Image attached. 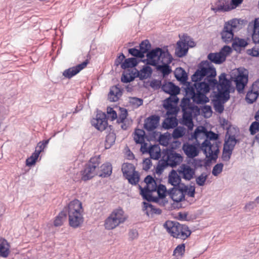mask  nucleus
Here are the masks:
<instances>
[{"label": "nucleus", "mask_w": 259, "mask_h": 259, "mask_svg": "<svg viewBox=\"0 0 259 259\" xmlns=\"http://www.w3.org/2000/svg\"><path fill=\"white\" fill-rule=\"evenodd\" d=\"M185 251V245L184 243L178 245L174 249L173 252V255L175 256L177 259H179L182 257L184 255Z\"/></svg>", "instance_id": "nucleus-37"}, {"label": "nucleus", "mask_w": 259, "mask_h": 259, "mask_svg": "<svg viewBox=\"0 0 259 259\" xmlns=\"http://www.w3.org/2000/svg\"><path fill=\"white\" fill-rule=\"evenodd\" d=\"M241 28L240 20L233 19L225 22L224 28L221 32V38L224 42L229 44L234 40V33Z\"/></svg>", "instance_id": "nucleus-6"}, {"label": "nucleus", "mask_w": 259, "mask_h": 259, "mask_svg": "<svg viewBox=\"0 0 259 259\" xmlns=\"http://www.w3.org/2000/svg\"><path fill=\"white\" fill-rule=\"evenodd\" d=\"M224 164L222 163H219L214 166L212 170V174L214 176H217L223 171Z\"/></svg>", "instance_id": "nucleus-51"}, {"label": "nucleus", "mask_w": 259, "mask_h": 259, "mask_svg": "<svg viewBox=\"0 0 259 259\" xmlns=\"http://www.w3.org/2000/svg\"><path fill=\"white\" fill-rule=\"evenodd\" d=\"M144 210L148 216L152 215L153 214H160L161 213V210L159 208H155L152 204L143 202Z\"/></svg>", "instance_id": "nucleus-29"}, {"label": "nucleus", "mask_w": 259, "mask_h": 259, "mask_svg": "<svg viewBox=\"0 0 259 259\" xmlns=\"http://www.w3.org/2000/svg\"><path fill=\"white\" fill-rule=\"evenodd\" d=\"M161 81L158 80H154L151 81L150 85L153 88L159 89L160 87H162Z\"/></svg>", "instance_id": "nucleus-63"}, {"label": "nucleus", "mask_w": 259, "mask_h": 259, "mask_svg": "<svg viewBox=\"0 0 259 259\" xmlns=\"http://www.w3.org/2000/svg\"><path fill=\"white\" fill-rule=\"evenodd\" d=\"M121 170L125 178L136 171L134 165L128 163H125L122 164Z\"/></svg>", "instance_id": "nucleus-35"}, {"label": "nucleus", "mask_w": 259, "mask_h": 259, "mask_svg": "<svg viewBox=\"0 0 259 259\" xmlns=\"http://www.w3.org/2000/svg\"><path fill=\"white\" fill-rule=\"evenodd\" d=\"M65 209L67 210L68 214L83 211L81 203L77 199L71 201Z\"/></svg>", "instance_id": "nucleus-18"}, {"label": "nucleus", "mask_w": 259, "mask_h": 259, "mask_svg": "<svg viewBox=\"0 0 259 259\" xmlns=\"http://www.w3.org/2000/svg\"><path fill=\"white\" fill-rule=\"evenodd\" d=\"M179 99L177 96L170 97L164 100L163 103V107L166 110V115L167 116L176 117L178 113V110L174 105L177 104Z\"/></svg>", "instance_id": "nucleus-11"}, {"label": "nucleus", "mask_w": 259, "mask_h": 259, "mask_svg": "<svg viewBox=\"0 0 259 259\" xmlns=\"http://www.w3.org/2000/svg\"><path fill=\"white\" fill-rule=\"evenodd\" d=\"M68 216L69 225L74 228L78 227L83 223V218L82 212L69 214Z\"/></svg>", "instance_id": "nucleus-20"}, {"label": "nucleus", "mask_w": 259, "mask_h": 259, "mask_svg": "<svg viewBox=\"0 0 259 259\" xmlns=\"http://www.w3.org/2000/svg\"><path fill=\"white\" fill-rule=\"evenodd\" d=\"M134 78L135 76H133L132 75L123 74L122 76L121 77V81L124 83H128L133 81L134 79Z\"/></svg>", "instance_id": "nucleus-59"}, {"label": "nucleus", "mask_w": 259, "mask_h": 259, "mask_svg": "<svg viewBox=\"0 0 259 259\" xmlns=\"http://www.w3.org/2000/svg\"><path fill=\"white\" fill-rule=\"evenodd\" d=\"M122 89L119 87V85L112 87L108 94V99L111 102H116L121 97Z\"/></svg>", "instance_id": "nucleus-22"}, {"label": "nucleus", "mask_w": 259, "mask_h": 259, "mask_svg": "<svg viewBox=\"0 0 259 259\" xmlns=\"http://www.w3.org/2000/svg\"><path fill=\"white\" fill-rule=\"evenodd\" d=\"M258 95L259 93L256 92L255 91H253V89L251 88V90L247 93L246 100L248 103H253L256 101Z\"/></svg>", "instance_id": "nucleus-39"}, {"label": "nucleus", "mask_w": 259, "mask_h": 259, "mask_svg": "<svg viewBox=\"0 0 259 259\" xmlns=\"http://www.w3.org/2000/svg\"><path fill=\"white\" fill-rule=\"evenodd\" d=\"M248 29L252 31L251 36L253 42L259 44V19H255L253 22H250Z\"/></svg>", "instance_id": "nucleus-17"}, {"label": "nucleus", "mask_w": 259, "mask_h": 259, "mask_svg": "<svg viewBox=\"0 0 259 259\" xmlns=\"http://www.w3.org/2000/svg\"><path fill=\"white\" fill-rule=\"evenodd\" d=\"M162 65H158L157 67V69L160 71L164 76L168 75L171 71L168 63H161Z\"/></svg>", "instance_id": "nucleus-43"}, {"label": "nucleus", "mask_w": 259, "mask_h": 259, "mask_svg": "<svg viewBox=\"0 0 259 259\" xmlns=\"http://www.w3.org/2000/svg\"><path fill=\"white\" fill-rule=\"evenodd\" d=\"M201 135L205 136L206 139L201 144V150L210 160H216L220 152V142L217 141L219 138L218 134L212 131L208 132L203 126H199L195 130L193 136L197 139Z\"/></svg>", "instance_id": "nucleus-2"}, {"label": "nucleus", "mask_w": 259, "mask_h": 259, "mask_svg": "<svg viewBox=\"0 0 259 259\" xmlns=\"http://www.w3.org/2000/svg\"><path fill=\"white\" fill-rule=\"evenodd\" d=\"M183 150L186 155L189 158H194L198 154V151L197 147L192 144L188 143L184 144Z\"/></svg>", "instance_id": "nucleus-25"}, {"label": "nucleus", "mask_w": 259, "mask_h": 259, "mask_svg": "<svg viewBox=\"0 0 259 259\" xmlns=\"http://www.w3.org/2000/svg\"><path fill=\"white\" fill-rule=\"evenodd\" d=\"M185 133V129L182 126L176 127L173 131L172 137L174 139H178L182 137Z\"/></svg>", "instance_id": "nucleus-45"}, {"label": "nucleus", "mask_w": 259, "mask_h": 259, "mask_svg": "<svg viewBox=\"0 0 259 259\" xmlns=\"http://www.w3.org/2000/svg\"><path fill=\"white\" fill-rule=\"evenodd\" d=\"M112 165L109 163L102 164L101 166V172L98 174L100 177L106 178L110 176L112 173Z\"/></svg>", "instance_id": "nucleus-32"}, {"label": "nucleus", "mask_w": 259, "mask_h": 259, "mask_svg": "<svg viewBox=\"0 0 259 259\" xmlns=\"http://www.w3.org/2000/svg\"><path fill=\"white\" fill-rule=\"evenodd\" d=\"M139 47L142 54L144 55V54L148 53V51L150 50L151 44L148 39H145L141 42Z\"/></svg>", "instance_id": "nucleus-46"}, {"label": "nucleus", "mask_w": 259, "mask_h": 259, "mask_svg": "<svg viewBox=\"0 0 259 259\" xmlns=\"http://www.w3.org/2000/svg\"><path fill=\"white\" fill-rule=\"evenodd\" d=\"M188 190V186L183 185L182 188L173 187L167 191V193L172 200L176 202H181L185 199V192Z\"/></svg>", "instance_id": "nucleus-10"}, {"label": "nucleus", "mask_w": 259, "mask_h": 259, "mask_svg": "<svg viewBox=\"0 0 259 259\" xmlns=\"http://www.w3.org/2000/svg\"><path fill=\"white\" fill-rule=\"evenodd\" d=\"M248 45V42L245 39L236 37L233 42L232 46L234 48L236 47H245Z\"/></svg>", "instance_id": "nucleus-44"}, {"label": "nucleus", "mask_w": 259, "mask_h": 259, "mask_svg": "<svg viewBox=\"0 0 259 259\" xmlns=\"http://www.w3.org/2000/svg\"><path fill=\"white\" fill-rule=\"evenodd\" d=\"M128 51L129 54L134 57L140 58H142L144 57V55L142 54L140 49L139 50L135 48H131L128 49Z\"/></svg>", "instance_id": "nucleus-50"}, {"label": "nucleus", "mask_w": 259, "mask_h": 259, "mask_svg": "<svg viewBox=\"0 0 259 259\" xmlns=\"http://www.w3.org/2000/svg\"><path fill=\"white\" fill-rule=\"evenodd\" d=\"M159 121V116L152 115L145 120L144 128L148 131H152L156 128Z\"/></svg>", "instance_id": "nucleus-19"}, {"label": "nucleus", "mask_w": 259, "mask_h": 259, "mask_svg": "<svg viewBox=\"0 0 259 259\" xmlns=\"http://www.w3.org/2000/svg\"><path fill=\"white\" fill-rule=\"evenodd\" d=\"M50 139H48L46 140H44L42 141L39 142L37 146L35 148V151L37 152L38 154L44 151L45 148L47 147V145L49 142Z\"/></svg>", "instance_id": "nucleus-48"}, {"label": "nucleus", "mask_w": 259, "mask_h": 259, "mask_svg": "<svg viewBox=\"0 0 259 259\" xmlns=\"http://www.w3.org/2000/svg\"><path fill=\"white\" fill-rule=\"evenodd\" d=\"M115 135L113 133H109L108 135H107L105 144V148H110L111 146L113 145L115 143Z\"/></svg>", "instance_id": "nucleus-41"}, {"label": "nucleus", "mask_w": 259, "mask_h": 259, "mask_svg": "<svg viewBox=\"0 0 259 259\" xmlns=\"http://www.w3.org/2000/svg\"><path fill=\"white\" fill-rule=\"evenodd\" d=\"M231 79L235 82L238 93H243L248 81V71L243 67L234 69L231 73Z\"/></svg>", "instance_id": "nucleus-7"}, {"label": "nucleus", "mask_w": 259, "mask_h": 259, "mask_svg": "<svg viewBox=\"0 0 259 259\" xmlns=\"http://www.w3.org/2000/svg\"><path fill=\"white\" fill-rule=\"evenodd\" d=\"M88 64V61L85 60L82 63L75 66L70 67L65 70L63 72V75L67 78H71L73 76L79 73L81 70L84 69Z\"/></svg>", "instance_id": "nucleus-14"}, {"label": "nucleus", "mask_w": 259, "mask_h": 259, "mask_svg": "<svg viewBox=\"0 0 259 259\" xmlns=\"http://www.w3.org/2000/svg\"><path fill=\"white\" fill-rule=\"evenodd\" d=\"M125 178L130 184L136 185L140 181V175L137 171H136L130 175H128Z\"/></svg>", "instance_id": "nucleus-38"}, {"label": "nucleus", "mask_w": 259, "mask_h": 259, "mask_svg": "<svg viewBox=\"0 0 259 259\" xmlns=\"http://www.w3.org/2000/svg\"><path fill=\"white\" fill-rule=\"evenodd\" d=\"M126 219L123 210L118 208L113 210L110 215L105 220L104 226L107 230H112L123 223Z\"/></svg>", "instance_id": "nucleus-9"}, {"label": "nucleus", "mask_w": 259, "mask_h": 259, "mask_svg": "<svg viewBox=\"0 0 259 259\" xmlns=\"http://www.w3.org/2000/svg\"><path fill=\"white\" fill-rule=\"evenodd\" d=\"M178 120L175 116H167L162 123V127L166 130L174 128L178 125Z\"/></svg>", "instance_id": "nucleus-28"}, {"label": "nucleus", "mask_w": 259, "mask_h": 259, "mask_svg": "<svg viewBox=\"0 0 259 259\" xmlns=\"http://www.w3.org/2000/svg\"><path fill=\"white\" fill-rule=\"evenodd\" d=\"M161 89L163 92L171 96H176L180 93V88L171 82H165L162 85Z\"/></svg>", "instance_id": "nucleus-21"}, {"label": "nucleus", "mask_w": 259, "mask_h": 259, "mask_svg": "<svg viewBox=\"0 0 259 259\" xmlns=\"http://www.w3.org/2000/svg\"><path fill=\"white\" fill-rule=\"evenodd\" d=\"M147 64L156 66L159 63H170L172 57L168 51H163L162 49L156 48L147 53Z\"/></svg>", "instance_id": "nucleus-5"}, {"label": "nucleus", "mask_w": 259, "mask_h": 259, "mask_svg": "<svg viewBox=\"0 0 259 259\" xmlns=\"http://www.w3.org/2000/svg\"><path fill=\"white\" fill-rule=\"evenodd\" d=\"M165 156L169 162V166L172 167L180 164L183 159L180 154L174 152L173 151L167 152Z\"/></svg>", "instance_id": "nucleus-15"}, {"label": "nucleus", "mask_w": 259, "mask_h": 259, "mask_svg": "<svg viewBox=\"0 0 259 259\" xmlns=\"http://www.w3.org/2000/svg\"><path fill=\"white\" fill-rule=\"evenodd\" d=\"M125 56L123 53H121V54L116 59L115 61V65L116 66H118L119 65L122 63V61L125 60Z\"/></svg>", "instance_id": "nucleus-64"}, {"label": "nucleus", "mask_w": 259, "mask_h": 259, "mask_svg": "<svg viewBox=\"0 0 259 259\" xmlns=\"http://www.w3.org/2000/svg\"><path fill=\"white\" fill-rule=\"evenodd\" d=\"M217 75L216 70L210 66V64L206 61H201L198 65V68L192 76L193 84L187 82V74L182 68H178L175 73L176 78L183 82L185 87V98L181 103V107L183 111V121L189 128L193 126L192 121V112L194 106L191 104L190 100L197 104H204L209 101L206 94L208 93L210 89H214L218 84L215 78Z\"/></svg>", "instance_id": "nucleus-1"}, {"label": "nucleus", "mask_w": 259, "mask_h": 259, "mask_svg": "<svg viewBox=\"0 0 259 259\" xmlns=\"http://www.w3.org/2000/svg\"><path fill=\"white\" fill-rule=\"evenodd\" d=\"M131 102L134 105L139 107L143 104V101L141 99L134 97L132 98Z\"/></svg>", "instance_id": "nucleus-60"}, {"label": "nucleus", "mask_w": 259, "mask_h": 259, "mask_svg": "<svg viewBox=\"0 0 259 259\" xmlns=\"http://www.w3.org/2000/svg\"><path fill=\"white\" fill-rule=\"evenodd\" d=\"M100 163V156L91 158L80 171L81 180L85 182L98 175Z\"/></svg>", "instance_id": "nucleus-8"}, {"label": "nucleus", "mask_w": 259, "mask_h": 259, "mask_svg": "<svg viewBox=\"0 0 259 259\" xmlns=\"http://www.w3.org/2000/svg\"><path fill=\"white\" fill-rule=\"evenodd\" d=\"M145 138V132L143 130H135L134 133V139L137 144H142L144 143Z\"/></svg>", "instance_id": "nucleus-33"}, {"label": "nucleus", "mask_w": 259, "mask_h": 259, "mask_svg": "<svg viewBox=\"0 0 259 259\" xmlns=\"http://www.w3.org/2000/svg\"><path fill=\"white\" fill-rule=\"evenodd\" d=\"M156 191L157 192L158 196L157 197L159 198V199L160 198L162 199L165 197L166 189L164 185H159L158 187L157 186Z\"/></svg>", "instance_id": "nucleus-49"}, {"label": "nucleus", "mask_w": 259, "mask_h": 259, "mask_svg": "<svg viewBox=\"0 0 259 259\" xmlns=\"http://www.w3.org/2000/svg\"><path fill=\"white\" fill-rule=\"evenodd\" d=\"M259 131V122L257 121L253 122L250 127L249 132L251 135H254Z\"/></svg>", "instance_id": "nucleus-52"}, {"label": "nucleus", "mask_w": 259, "mask_h": 259, "mask_svg": "<svg viewBox=\"0 0 259 259\" xmlns=\"http://www.w3.org/2000/svg\"><path fill=\"white\" fill-rule=\"evenodd\" d=\"M139 188L140 190V194L142 196L143 199L149 202H158L159 198L157 197H153L151 194L152 192L147 191L146 189H143V188L140 185L139 186Z\"/></svg>", "instance_id": "nucleus-30"}, {"label": "nucleus", "mask_w": 259, "mask_h": 259, "mask_svg": "<svg viewBox=\"0 0 259 259\" xmlns=\"http://www.w3.org/2000/svg\"><path fill=\"white\" fill-rule=\"evenodd\" d=\"M163 227L171 236L176 238L185 240L191 234L187 225L180 224L177 222L167 221L163 224Z\"/></svg>", "instance_id": "nucleus-4"}, {"label": "nucleus", "mask_w": 259, "mask_h": 259, "mask_svg": "<svg viewBox=\"0 0 259 259\" xmlns=\"http://www.w3.org/2000/svg\"><path fill=\"white\" fill-rule=\"evenodd\" d=\"M10 245L4 238H0V256L7 257L10 253Z\"/></svg>", "instance_id": "nucleus-27"}, {"label": "nucleus", "mask_w": 259, "mask_h": 259, "mask_svg": "<svg viewBox=\"0 0 259 259\" xmlns=\"http://www.w3.org/2000/svg\"><path fill=\"white\" fill-rule=\"evenodd\" d=\"M177 171L182 179L186 181H190L193 179L195 174V169L191 167L189 164H182Z\"/></svg>", "instance_id": "nucleus-12"}, {"label": "nucleus", "mask_w": 259, "mask_h": 259, "mask_svg": "<svg viewBox=\"0 0 259 259\" xmlns=\"http://www.w3.org/2000/svg\"><path fill=\"white\" fill-rule=\"evenodd\" d=\"M182 179V177L177 170L172 169L168 175V181L174 187H180Z\"/></svg>", "instance_id": "nucleus-23"}, {"label": "nucleus", "mask_w": 259, "mask_h": 259, "mask_svg": "<svg viewBox=\"0 0 259 259\" xmlns=\"http://www.w3.org/2000/svg\"><path fill=\"white\" fill-rule=\"evenodd\" d=\"M188 47L185 41H179L177 42V47L176 49V54L180 57H183L185 56L188 52Z\"/></svg>", "instance_id": "nucleus-26"}, {"label": "nucleus", "mask_w": 259, "mask_h": 259, "mask_svg": "<svg viewBox=\"0 0 259 259\" xmlns=\"http://www.w3.org/2000/svg\"><path fill=\"white\" fill-rule=\"evenodd\" d=\"M156 188L157 185L156 183L155 182V184H153V183H150V184H147L144 188H143V189H146L147 191H148L154 192L156 191Z\"/></svg>", "instance_id": "nucleus-58"}, {"label": "nucleus", "mask_w": 259, "mask_h": 259, "mask_svg": "<svg viewBox=\"0 0 259 259\" xmlns=\"http://www.w3.org/2000/svg\"><path fill=\"white\" fill-rule=\"evenodd\" d=\"M107 112L108 115V117L110 118L112 120H114L117 118V113L112 108L108 107L107 109Z\"/></svg>", "instance_id": "nucleus-56"}, {"label": "nucleus", "mask_w": 259, "mask_h": 259, "mask_svg": "<svg viewBox=\"0 0 259 259\" xmlns=\"http://www.w3.org/2000/svg\"><path fill=\"white\" fill-rule=\"evenodd\" d=\"M215 5V7L211 8V10L215 13L217 12H228L233 9V8L231 7L230 5L226 4L225 1L218 0Z\"/></svg>", "instance_id": "nucleus-24"}, {"label": "nucleus", "mask_w": 259, "mask_h": 259, "mask_svg": "<svg viewBox=\"0 0 259 259\" xmlns=\"http://www.w3.org/2000/svg\"><path fill=\"white\" fill-rule=\"evenodd\" d=\"M152 165L151 159L149 158H146L144 160L143 162V169L145 170H149Z\"/></svg>", "instance_id": "nucleus-57"}, {"label": "nucleus", "mask_w": 259, "mask_h": 259, "mask_svg": "<svg viewBox=\"0 0 259 259\" xmlns=\"http://www.w3.org/2000/svg\"><path fill=\"white\" fill-rule=\"evenodd\" d=\"M92 124L100 131L105 130L108 125L106 114L103 112H98L96 115V118L92 120Z\"/></svg>", "instance_id": "nucleus-13"}, {"label": "nucleus", "mask_w": 259, "mask_h": 259, "mask_svg": "<svg viewBox=\"0 0 259 259\" xmlns=\"http://www.w3.org/2000/svg\"><path fill=\"white\" fill-rule=\"evenodd\" d=\"M206 179L207 175L205 173H202L196 179V184L198 186H202L204 185Z\"/></svg>", "instance_id": "nucleus-54"}, {"label": "nucleus", "mask_w": 259, "mask_h": 259, "mask_svg": "<svg viewBox=\"0 0 259 259\" xmlns=\"http://www.w3.org/2000/svg\"><path fill=\"white\" fill-rule=\"evenodd\" d=\"M256 206V203L255 201H251L247 203L244 208L246 211H250Z\"/></svg>", "instance_id": "nucleus-62"}, {"label": "nucleus", "mask_w": 259, "mask_h": 259, "mask_svg": "<svg viewBox=\"0 0 259 259\" xmlns=\"http://www.w3.org/2000/svg\"><path fill=\"white\" fill-rule=\"evenodd\" d=\"M207 59L210 61L208 62L210 66L215 68L211 65V62L216 64H221L225 61L226 59V55H223L222 52L210 53L207 55ZM208 62V61H207Z\"/></svg>", "instance_id": "nucleus-16"}, {"label": "nucleus", "mask_w": 259, "mask_h": 259, "mask_svg": "<svg viewBox=\"0 0 259 259\" xmlns=\"http://www.w3.org/2000/svg\"><path fill=\"white\" fill-rule=\"evenodd\" d=\"M149 153L151 158L157 160L161 156L160 150L157 147H152L149 149Z\"/></svg>", "instance_id": "nucleus-42"}, {"label": "nucleus", "mask_w": 259, "mask_h": 259, "mask_svg": "<svg viewBox=\"0 0 259 259\" xmlns=\"http://www.w3.org/2000/svg\"><path fill=\"white\" fill-rule=\"evenodd\" d=\"M158 164L160 165L164 169L168 166H169V162L165 157V156H163L162 157V159L158 162Z\"/></svg>", "instance_id": "nucleus-61"}, {"label": "nucleus", "mask_w": 259, "mask_h": 259, "mask_svg": "<svg viewBox=\"0 0 259 259\" xmlns=\"http://www.w3.org/2000/svg\"><path fill=\"white\" fill-rule=\"evenodd\" d=\"M66 218V214L64 211L60 212L56 217L54 222V225L55 227L61 226L63 225L64 221Z\"/></svg>", "instance_id": "nucleus-40"}, {"label": "nucleus", "mask_w": 259, "mask_h": 259, "mask_svg": "<svg viewBox=\"0 0 259 259\" xmlns=\"http://www.w3.org/2000/svg\"><path fill=\"white\" fill-rule=\"evenodd\" d=\"M137 72V76L141 80H143L149 77L152 74V68L148 66H145L140 71L136 70Z\"/></svg>", "instance_id": "nucleus-31"}, {"label": "nucleus", "mask_w": 259, "mask_h": 259, "mask_svg": "<svg viewBox=\"0 0 259 259\" xmlns=\"http://www.w3.org/2000/svg\"><path fill=\"white\" fill-rule=\"evenodd\" d=\"M238 140L236 139L235 136L229 135L226 139L224 145V148L233 151Z\"/></svg>", "instance_id": "nucleus-34"}, {"label": "nucleus", "mask_w": 259, "mask_h": 259, "mask_svg": "<svg viewBox=\"0 0 259 259\" xmlns=\"http://www.w3.org/2000/svg\"><path fill=\"white\" fill-rule=\"evenodd\" d=\"M215 87H217L218 93L213 107L216 112L222 113L224 110V104L230 99L231 89V81L227 78L225 73H222L219 76V83L218 82Z\"/></svg>", "instance_id": "nucleus-3"}, {"label": "nucleus", "mask_w": 259, "mask_h": 259, "mask_svg": "<svg viewBox=\"0 0 259 259\" xmlns=\"http://www.w3.org/2000/svg\"><path fill=\"white\" fill-rule=\"evenodd\" d=\"M127 115V112L125 109H121L120 113L119 114L117 118V121L118 122H123L125 120Z\"/></svg>", "instance_id": "nucleus-55"}, {"label": "nucleus", "mask_w": 259, "mask_h": 259, "mask_svg": "<svg viewBox=\"0 0 259 259\" xmlns=\"http://www.w3.org/2000/svg\"><path fill=\"white\" fill-rule=\"evenodd\" d=\"M232 151L231 150L223 148L222 159L224 161H228L232 154Z\"/></svg>", "instance_id": "nucleus-53"}, {"label": "nucleus", "mask_w": 259, "mask_h": 259, "mask_svg": "<svg viewBox=\"0 0 259 259\" xmlns=\"http://www.w3.org/2000/svg\"><path fill=\"white\" fill-rule=\"evenodd\" d=\"M39 154H38L35 151L34 153L32 154V155L28 158L26 160V164L27 166H32L34 165L37 159L39 157Z\"/></svg>", "instance_id": "nucleus-47"}, {"label": "nucleus", "mask_w": 259, "mask_h": 259, "mask_svg": "<svg viewBox=\"0 0 259 259\" xmlns=\"http://www.w3.org/2000/svg\"><path fill=\"white\" fill-rule=\"evenodd\" d=\"M138 62L136 58H130L124 60V62L121 65V67L123 69L133 68L136 66Z\"/></svg>", "instance_id": "nucleus-36"}]
</instances>
